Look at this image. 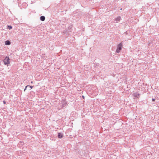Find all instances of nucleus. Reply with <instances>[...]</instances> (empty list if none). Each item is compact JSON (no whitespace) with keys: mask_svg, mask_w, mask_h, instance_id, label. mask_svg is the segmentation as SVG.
<instances>
[{"mask_svg":"<svg viewBox=\"0 0 159 159\" xmlns=\"http://www.w3.org/2000/svg\"><path fill=\"white\" fill-rule=\"evenodd\" d=\"M134 97L138 98L139 97V93H135L134 94Z\"/></svg>","mask_w":159,"mask_h":159,"instance_id":"7","label":"nucleus"},{"mask_svg":"<svg viewBox=\"0 0 159 159\" xmlns=\"http://www.w3.org/2000/svg\"><path fill=\"white\" fill-rule=\"evenodd\" d=\"M3 102L4 104H6V102H5V101H3Z\"/></svg>","mask_w":159,"mask_h":159,"instance_id":"11","label":"nucleus"},{"mask_svg":"<svg viewBox=\"0 0 159 159\" xmlns=\"http://www.w3.org/2000/svg\"><path fill=\"white\" fill-rule=\"evenodd\" d=\"M12 28V27L11 26L8 25H7V28L9 30L11 29Z\"/></svg>","mask_w":159,"mask_h":159,"instance_id":"9","label":"nucleus"},{"mask_svg":"<svg viewBox=\"0 0 159 159\" xmlns=\"http://www.w3.org/2000/svg\"><path fill=\"white\" fill-rule=\"evenodd\" d=\"M121 19V17L120 16H118L117 17L116 19V22H117V21H120V20Z\"/></svg>","mask_w":159,"mask_h":159,"instance_id":"8","label":"nucleus"},{"mask_svg":"<svg viewBox=\"0 0 159 159\" xmlns=\"http://www.w3.org/2000/svg\"><path fill=\"white\" fill-rule=\"evenodd\" d=\"M26 88V86L25 87V89H24V91H25V90H26V89L27 88Z\"/></svg>","mask_w":159,"mask_h":159,"instance_id":"10","label":"nucleus"},{"mask_svg":"<svg viewBox=\"0 0 159 159\" xmlns=\"http://www.w3.org/2000/svg\"><path fill=\"white\" fill-rule=\"evenodd\" d=\"M122 47V45L121 43L118 44L117 46V49L116 50V52L119 53L121 50Z\"/></svg>","mask_w":159,"mask_h":159,"instance_id":"2","label":"nucleus"},{"mask_svg":"<svg viewBox=\"0 0 159 159\" xmlns=\"http://www.w3.org/2000/svg\"><path fill=\"white\" fill-rule=\"evenodd\" d=\"M45 17L44 16H42L40 17V20L42 21H44L45 20Z\"/></svg>","mask_w":159,"mask_h":159,"instance_id":"4","label":"nucleus"},{"mask_svg":"<svg viewBox=\"0 0 159 159\" xmlns=\"http://www.w3.org/2000/svg\"><path fill=\"white\" fill-rule=\"evenodd\" d=\"M5 44L6 45H10L11 44V42L9 40H7L5 42Z\"/></svg>","mask_w":159,"mask_h":159,"instance_id":"3","label":"nucleus"},{"mask_svg":"<svg viewBox=\"0 0 159 159\" xmlns=\"http://www.w3.org/2000/svg\"><path fill=\"white\" fill-rule=\"evenodd\" d=\"M63 135L61 133H59L58 134V138H59L61 139Z\"/></svg>","mask_w":159,"mask_h":159,"instance_id":"6","label":"nucleus"},{"mask_svg":"<svg viewBox=\"0 0 159 159\" xmlns=\"http://www.w3.org/2000/svg\"><path fill=\"white\" fill-rule=\"evenodd\" d=\"M82 97L83 98V99H84V96H82Z\"/></svg>","mask_w":159,"mask_h":159,"instance_id":"13","label":"nucleus"},{"mask_svg":"<svg viewBox=\"0 0 159 159\" xmlns=\"http://www.w3.org/2000/svg\"><path fill=\"white\" fill-rule=\"evenodd\" d=\"M33 83V82H32V81H31V83Z\"/></svg>","mask_w":159,"mask_h":159,"instance_id":"14","label":"nucleus"},{"mask_svg":"<svg viewBox=\"0 0 159 159\" xmlns=\"http://www.w3.org/2000/svg\"><path fill=\"white\" fill-rule=\"evenodd\" d=\"M33 86H30L29 85H27L26 86V88H28L29 90H30L31 89H32Z\"/></svg>","mask_w":159,"mask_h":159,"instance_id":"5","label":"nucleus"},{"mask_svg":"<svg viewBox=\"0 0 159 159\" xmlns=\"http://www.w3.org/2000/svg\"><path fill=\"white\" fill-rule=\"evenodd\" d=\"M10 59L7 56L3 60V62L4 64L5 65H8L10 64Z\"/></svg>","mask_w":159,"mask_h":159,"instance_id":"1","label":"nucleus"},{"mask_svg":"<svg viewBox=\"0 0 159 159\" xmlns=\"http://www.w3.org/2000/svg\"><path fill=\"white\" fill-rule=\"evenodd\" d=\"M152 100L154 101L155 100V99H154L153 98H152Z\"/></svg>","mask_w":159,"mask_h":159,"instance_id":"12","label":"nucleus"}]
</instances>
